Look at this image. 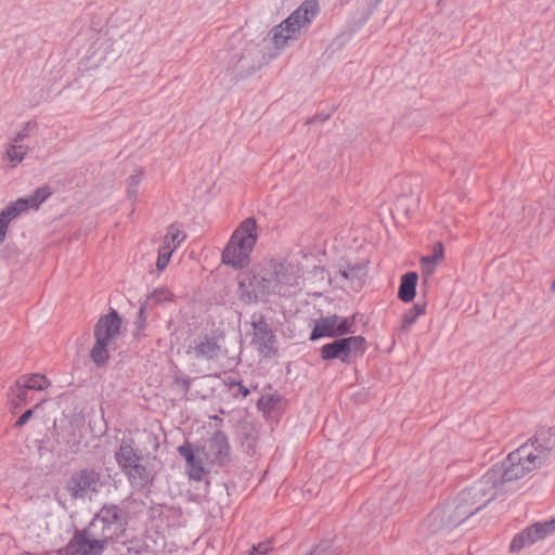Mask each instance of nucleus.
<instances>
[{
    "label": "nucleus",
    "mask_w": 555,
    "mask_h": 555,
    "mask_svg": "<svg viewBox=\"0 0 555 555\" xmlns=\"http://www.w3.org/2000/svg\"><path fill=\"white\" fill-rule=\"evenodd\" d=\"M541 433L534 436V448L538 454L529 449L527 444L519 447L517 450L511 452L507 457L501 463L494 464L487 473L480 478L490 494L495 496V489L506 482L515 481L522 478L528 473L539 468L546 460L552 447L544 446L541 441L544 440Z\"/></svg>",
    "instance_id": "nucleus-1"
},
{
    "label": "nucleus",
    "mask_w": 555,
    "mask_h": 555,
    "mask_svg": "<svg viewBox=\"0 0 555 555\" xmlns=\"http://www.w3.org/2000/svg\"><path fill=\"white\" fill-rule=\"evenodd\" d=\"M240 287L249 299L258 300L271 294L295 293L298 288V276L291 263L270 260L259 268L247 283L242 280Z\"/></svg>",
    "instance_id": "nucleus-2"
},
{
    "label": "nucleus",
    "mask_w": 555,
    "mask_h": 555,
    "mask_svg": "<svg viewBox=\"0 0 555 555\" xmlns=\"http://www.w3.org/2000/svg\"><path fill=\"white\" fill-rule=\"evenodd\" d=\"M318 12V2L306 0L288 17L273 26L268 36L274 53H270L268 57L263 56V63H268L280 52L297 42L308 31Z\"/></svg>",
    "instance_id": "nucleus-3"
},
{
    "label": "nucleus",
    "mask_w": 555,
    "mask_h": 555,
    "mask_svg": "<svg viewBox=\"0 0 555 555\" xmlns=\"http://www.w3.org/2000/svg\"><path fill=\"white\" fill-rule=\"evenodd\" d=\"M492 500L493 494H490L483 482L478 479L472 486L463 489L452 502L442 506V509L451 525L456 528Z\"/></svg>",
    "instance_id": "nucleus-4"
},
{
    "label": "nucleus",
    "mask_w": 555,
    "mask_h": 555,
    "mask_svg": "<svg viewBox=\"0 0 555 555\" xmlns=\"http://www.w3.org/2000/svg\"><path fill=\"white\" fill-rule=\"evenodd\" d=\"M258 240V225L255 218L243 220L232 233L222 251V262L234 269H242L249 263Z\"/></svg>",
    "instance_id": "nucleus-5"
},
{
    "label": "nucleus",
    "mask_w": 555,
    "mask_h": 555,
    "mask_svg": "<svg viewBox=\"0 0 555 555\" xmlns=\"http://www.w3.org/2000/svg\"><path fill=\"white\" fill-rule=\"evenodd\" d=\"M130 47L131 42L126 36L100 38L91 47L88 66L90 69L108 68L129 53Z\"/></svg>",
    "instance_id": "nucleus-6"
},
{
    "label": "nucleus",
    "mask_w": 555,
    "mask_h": 555,
    "mask_svg": "<svg viewBox=\"0 0 555 555\" xmlns=\"http://www.w3.org/2000/svg\"><path fill=\"white\" fill-rule=\"evenodd\" d=\"M206 463L223 467L231 462L230 444L222 430H216L202 446H197Z\"/></svg>",
    "instance_id": "nucleus-7"
},
{
    "label": "nucleus",
    "mask_w": 555,
    "mask_h": 555,
    "mask_svg": "<svg viewBox=\"0 0 555 555\" xmlns=\"http://www.w3.org/2000/svg\"><path fill=\"white\" fill-rule=\"evenodd\" d=\"M122 320L118 312L111 309L108 313L101 315L94 325L93 347H108L115 345L121 336Z\"/></svg>",
    "instance_id": "nucleus-8"
},
{
    "label": "nucleus",
    "mask_w": 555,
    "mask_h": 555,
    "mask_svg": "<svg viewBox=\"0 0 555 555\" xmlns=\"http://www.w3.org/2000/svg\"><path fill=\"white\" fill-rule=\"evenodd\" d=\"M555 532V518L546 521L534 522L520 532H518L512 540L509 550L511 552H519L525 547L544 540Z\"/></svg>",
    "instance_id": "nucleus-9"
},
{
    "label": "nucleus",
    "mask_w": 555,
    "mask_h": 555,
    "mask_svg": "<svg viewBox=\"0 0 555 555\" xmlns=\"http://www.w3.org/2000/svg\"><path fill=\"white\" fill-rule=\"evenodd\" d=\"M101 486L100 473L93 468H83L67 480L66 490L73 499L85 498L88 492H96Z\"/></svg>",
    "instance_id": "nucleus-10"
},
{
    "label": "nucleus",
    "mask_w": 555,
    "mask_h": 555,
    "mask_svg": "<svg viewBox=\"0 0 555 555\" xmlns=\"http://www.w3.org/2000/svg\"><path fill=\"white\" fill-rule=\"evenodd\" d=\"M351 326V323L338 315L325 317L315 322L314 328L311 333V340L320 337H335L346 334Z\"/></svg>",
    "instance_id": "nucleus-11"
},
{
    "label": "nucleus",
    "mask_w": 555,
    "mask_h": 555,
    "mask_svg": "<svg viewBox=\"0 0 555 555\" xmlns=\"http://www.w3.org/2000/svg\"><path fill=\"white\" fill-rule=\"evenodd\" d=\"M185 235L182 233L180 228L176 224H171L167 228V233L163 238V244L158 250V257L156 267L159 271H163L176 248L183 242Z\"/></svg>",
    "instance_id": "nucleus-12"
},
{
    "label": "nucleus",
    "mask_w": 555,
    "mask_h": 555,
    "mask_svg": "<svg viewBox=\"0 0 555 555\" xmlns=\"http://www.w3.org/2000/svg\"><path fill=\"white\" fill-rule=\"evenodd\" d=\"M188 353H193V358L207 360H216L218 366L222 370H233L241 361L242 349L237 353L230 354L229 349H192Z\"/></svg>",
    "instance_id": "nucleus-13"
},
{
    "label": "nucleus",
    "mask_w": 555,
    "mask_h": 555,
    "mask_svg": "<svg viewBox=\"0 0 555 555\" xmlns=\"http://www.w3.org/2000/svg\"><path fill=\"white\" fill-rule=\"evenodd\" d=\"M106 526H109L113 533L117 537L124 532L128 525L129 514L126 508L117 504H104L96 513Z\"/></svg>",
    "instance_id": "nucleus-14"
},
{
    "label": "nucleus",
    "mask_w": 555,
    "mask_h": 555,
    "mask_svg": "<svg viewBox=\"0 0 555 555\" xmlns=\"http://www.w3.org/2000/svg\"><path fill=\"white\" fill-rule=\"evenodd\" d=\"M442 507L433 509L429 515L421 522L418 531L423 537H429L438 533L450 532L454 529L450 519L446 517Z\"/></svg>",
    "instance_id": "nucleus-15"
},
{
    "label": "nucleus",
    "mask_w": 555,
    "mask_h": 555,
    "mask_svg": "<svg viewBox=\"0 0 555 555\" xmlns=\"http://www.w3.org/2000/svg\"><path fill=\"white\" fill-rule=\"evenodd\" d=\"M105 545L77 530L67 545V555H101Z\"/></svg>",
    "instance_id": "nucleus-16"
},
{
    "label": "nucleus",
    "mask_w": 555,
    "mask_h": 555,
    "mask_svg": "<svg viewBox=\"0 0 555 555\" xmlns=\"http://www.w3.org/2000/svg\"><path fill=\"white\" fill-rule=\"evenodd\" d=\"M236 436L244 452L249 456L255 455L259 438L256 425L248 421L238 422Z\"/></svg>",
    "instance_id": "nucleus-17"
},
{
    "label": "nucleus",
    "mask_w": 555,
    "mask_h": 555,
    "mask_svg": "<svg viewBox=\"0 0 555 555\" xmlns=\"http://www.w3.org/2000/svg\"><path fill=\"white\" fill-rule=\"evenodd\" d=\"M364 275L365 267L363 263H351L343 259L338 263V271L337 274L334 275V280L338 282V279H341L351 286H361Z\"/></svg>",
    "instance_id": "nucleus-18"
},
{
    "label": "nucleus",
    "mask_w": 555,
    "mask_h": 555,
    "mask_svg": "<svg viewBox=\"0 0 555 555\" xmlns=\"http://www.w3.org/2000/svg\"><path fill=\"white\" fill-rule=\"evenodd\" d=\"M28 208L26 207V203L24 202V197L17 198L15 202L9 203L1 211H0V243H3L5 240L7 231L10 223L20 217L22 214L26 212Z\"/></svg>",
    "instance_id": "nucleus-19"
},
{
    "label": "nucleus",
    "mask_w": 555,
    "mask_h": 555,
    "mask_svg": "<svg viewBox=\"0 0 555 555\" xmlns=\"http://www.w3.org/2000/svg\"><path fill=\"white\" fill-rule=\"evenodd\" d=\"M130 485L134 489L143 490L152 486L154 480V474L151 468H149L142 462L132 466L131 472H126Z\"/></svg>",
    "instance_id": "nucleus-20"
},
{
    "label": "nucleus",
    "mask_w": 555,
    "mask_h": 555,
    "mask_svg": "<svg viewBox=\"0 0 555 555\" xmlns=\"http://www.w3.org/2000/svg\"><path fill=\"white\" fill-rule=\"evenodd\" d=\"M81 531H83L87 537L92 538L104 545L116 537L111 527L106 526L98 514H95L89 525Z\"/></svg>",
    "instance_id": "nucleus-21"
},
{
    "label": "nucleus",
    "mask_w": 555,
    "mask_h": 555,
    "mask_svg": "<svg viewBox=\"0 0 555 555\" xmlns=\"http://www.w3.org/2000/svg\"><path fill=\"white\" fill-rule=\"evenodd\" d=\"M444 258V247L441 242H437L434 245L433 254L429 256H423L420 259L421 272L423 278L429 279L436 271L438 264Z\"/></svg>",
    "instance_id": "nucleus-22"
},
{
    "label": "nucleus",
    "mask_w": 555,
    "mask_h": 555,
    "mask_svg": "<svg viewBox=\"0 0 555 555\" xmlns=\"http://www.w3.org/2000/svg\"><path fill=\"white\" fill-rule=\"evenodd\" d=\"M285 401L279 393L261 396L257 401V408L262 411L264 416L273 418L284 409Z\"/></svg>",
    "instance_id": "nucleus-23"
},
{
    "label": "nucleus",
    "mask_w": 555,
    "mask_h": 555,
    "mask_svg": "<svg viewBox=\"0 0 555 555\" xmlns=\"http://www.w3.org/2000/svg\"><path fill=\"white\" fill-rule=\"evenodd\" d=\"M418 275L415 272H408L401 276L398 297L403 302H410L416 295Z\"/></svg>",
    "instance_id": "nucleus-24"
},
{
    "label": "nucleus",
    "mask_w": 555,
    "mask_h": 555,
    "mask_svg": "<svg viewBox=\"0 0 555 555\" xmlns=\"http://www.w3.org/2000/svg\"><path fill=\"white\" fill-rule=\"evenodd\" d=\"M322 360L339 359L343 363H351L365 349H320Z\"/></svg>",
    "instance_id": "nucleus-25"
},
{
    "label": "nucleus",
    "mask_w": 555,
    "mask_h": 555,
    "mask_svg": "<svg viewBox=\"0 0 555 555\" xmlns=\"http://www.w3.org/2000/svg\"><path fill=\"white\" fill-rule=\"evenodd\" d=\"M15 384L27 391L44 390L51 385L50 380L43 374L39 373L23 375L15 382Z\"/></svg>",
    "instance_id": "nucleus-26"
},
{
    "label": "nucleus",
    "mask_w": 555,
    "mask_h": 555,
    "mask_svg": "<svg viewBox=\"0 0 555 555\" xmlns=\"http://www.w3.org/2000/svg\"><path fill=\"white\" fill-rule=\"evenodd\" d=\"M254 328V339L251 344L256 345V347H270L273 343V335L268 327V324L262 320L258 322H253Z\"/></svg>",
    "instance_id": "nucleus-27"
},
{
    "label": "nucleus",
    "mask_w": 555,
    "mask_h": 555,
    "mask_svg": "<svg viewBox=\"0 0 555 555\" xmlns=\"http://www.w3.org/2000/svg\"><path fill=\"white\" fill-rule=\"evenodd\" d=\"M147 304H141L132 323V336L135 343L141 341L145 336L147 326Z\"/></svg>",
    "instance_id": "nucleus-28"
},
{
    "label": "nucleus",
    "mask_w": 555,
    "mask_h": 555,
    "mask_svg": "<svg viewBox=\"0 0 555 555\" xmlns=\"http://www.w3.org/2000/svg\"><path fill=\"white\" fill-rule=\"evenodd\" d=\"M27 154V147L22 144H9L5 151L4 159L11 168H15L23 162Z\"/></svg>",
    "instance_id": "nucleus-29"
},
{
    "label": "nucleus",
    "mask_w": 555,
    "mask_h": 555,
    "mask_svg": "<svg viewBox=\"0 0 555 555\" xmlns=\"http://www.w3.org/2000/svg\"><path fill=\"white\" fill-rule=\"evenodd\" d=\"M134 441L131 438L122 439L118 450L115 452V460L117 465L124 462H129L139 453L133 448Z\"/></svg>",
    "instance_id": "nucleus-30"
},
{
    "label": "nucleus",
    "mask_w": 555,
    "mask_h": 555,
    "mask_svg": "<svg viewBox=\"0 0 555 555\" xmlns=\"http://www.w3.org/2000/svg\"><path fill=\"white\" fill-rule=\"evenodd\" d=\"M173 299L172 292L167 287H159L150 293L142 304H147V308L155 305H162Z\"/></svg>",
    "instance_id": "nucleus-31"
},
{
    "label": "nucleus",
    "mask_w": 555,
    "mask_h": 555,
    "mask_svg": "<svg viewBox=\"0 0 555 555\" xmlns=\"http://www.w3.org/2000/svg\"><path fill=\"white\" fill-rule=\"evenodd\" d=\"M425 304H416L413 308L406 311L402 318L400 331L405 333L417 320L418 317L425 313Z\"/></svg>",
    "instance_id": "nucleus-32"
},
{
    "label": "nucleus",
    "mask_w": 555,
    "mask_h": 555,
    "mask_svg": "<svg viewBox=\"0 0 555 555\" xmlns=\"http://www.w3.org/2000/svg\"><path fill=\"white\" fill-rule=\"evenodd\" d=\"M204 463H206L204 456L202 453H198L195 457L192 464H186L189 477L193 480L201 481L205 475L208 473L205 467Z\"/></svg>",
    "instance_id": "nucleus-33"
},
{
    "label": "nucleus",
    "mask_w": 555,
    "mask_h": 555,
    "mask_svg": "<svg viewBox=\"0 0 555 555\" xmlns=\"http://www.w3.org/2000/svg\"><path fill=\"white\" fill-rule=\"evenodd\" d=\"M51 195L48 186L37 189L30 196L24 197L28 209H38L40 205Z\"/></svg>",
    "instance_id": "nucleus-34"
},
{
    "label": "nucleus",
    "mask_w": 555,
    "mask_h": 555,
    "mask_svg": "<svg viewBox=\"0 0 555 555\" xmlns=\"http://www.w3.org/2000/svg\"><path fill=\"white\" fill-rule=\"evenodd\" d=\"M365 339L362 336H351L347 338L336 339L332 343L325 344L322 347L327 348H349V347H363Z\"/></svg>",
    "instance_id": "nucleus-35"
},
{
    "label": "nucleus",
    "mask_w": 555,
    "mask_h": 555,
    "mask_svg": "<svg viewBox=\"0 0 555 555\" xmlns=\"http://www.w3.org/2000/svg\"><path fill=\"white\" fill-rule=\"evenodd\" d=\"M10 391H11V395L13 396V398L11 399V404H12L13 409H20L23 405L27 404L28 391L26 389L22 388L21 386H16V384H14V386H12L10 388Z\"/></svg>",
    "instance_id": "nucleus-36"
},
{
    "label": "nucleus",
    "mask_w": 555,
    "mask_h": 555,
    "mask_svg": "<svg viewBox=\"0 0 555 555\" xmlns=\"http://www.w3.org/2000/svg\"><path fill=\"white\" fill-rule=\"evenodd\" d=\"M192 384V378L176 373L173 376V385L179 388L181 398H186Z\"/></svg>",
    "instance_id": "nucleus-37"
},
{
    "label": "nucleus",
    "mask_w": 555,
    "mask_h": 555,
    "mask_svg": "<svg viewBox=\"0 0 555 555\" xmlns=\"http://www.w3.org/2000/svg\"><path fill=\"white\" fill-rule=\"evenodd\" d=\"M142 181V172H138L128 178L127 181V196L130 201L134 202L138 197V188Z\"/></svg>",
    "instance_id": "nucleus-38"
},
{
    "label": "nucleus",
    "mask_w": 555,
    "mask_h": 555,
    "mask_svg": "<svg viewBox=\"0 0 555 555\" xmlns=\"http://www.w3.org/2000/svg\"><path fill=\"white\" fill-rule=\"evenodd\" d=\"M109 349H91L90 358L98 367H103L109 360Z\"/></svg>",
    "instance_id": "nucleus-39"
},
{
    "label": "nucleus",
    "mask_w": 555,
    "mask_h": 555,
    "mask_svg": "<svg viewBox=\"0 0 555 555\" xmlns=\"http://www.w3.org/2000/svg\"><path fill=\"white\" fill-rule=\"evenodd\" d=\"M178 453L184 457L186 464H192L194 457L198 454L197 446L194 448L190 442H185L182 446L178 447Z\"/></svg>",
    "instance_id": "nucleus-40"
},
{
    "label": "nucleus",
    "mask_w": 555,
    "mask_h": 555,
    "mask_svg": "<svg viewBox=\"0 0 555 555\" xmlns=\"http://www.w3.org/2000/svg\"><path fill=\"white\" fill-rule=\"evenodd\" d=\"M273 540L269 539L253 545L249 555H267L272 550Z\"/></svg>",
    "instance_id": "nucleus-41"
},
{
    "label": "nucleus",
    "mask_w": 555,
    "mask_h": 555,
    "mask_svg": "<svg viewBox=\"0 0 555 555\" xmlns=\"http://www.w3.org/2000/svg\"><path fill=\"white\" fill-rule=\"evenodd\" d=\"M249 389L243 385L242 380L237 383L235 388L230 389L228 393L231 398L238 400V399H245L249 395Z\"/></svg>",
    "instance_id": "nucleus-42"
},
{
    "label": "nucleus",
    "mask_w": 555,
    "mask_h": 555,
    "mask_svg": "<svg viewBox=\"0 0 555 555\" xmlns=\"http://www.w3.org/2000/svg\"><path fill=\"white\" fill-rule=\"evenodd\" d=\"M40 404L37 403L33 409L26 410L14 423V428H22L27 422L34 416L35 409H37Z\"/></svg>",
    "instance_id": "nucleus-43"
},
{
    "label": "nucleus",
    "mask_w": 555,
    "mask_h": 555,
    "mask_svg": "<svg viewBox=\"0 0 555 555\" xmlns=\"http://www.w3.org/2000/svg\"><path fill=\"white\" fill-rule=\"evenodd\" d=\"M144 457L141 454L135 455L133 459L129 460V462H124L120 465H118L121 469V472L125 474L126 472H131V468L133 465L139 464L143 462Z\"/></svg>",
    "instance_id": "nucleus-44"
},
{
    "label": "nucleus",
    "mask_w": 555,
    "mask_h": 555,
    "mask_svg": "<svg viewBox=\"0 0 555 555\" xmlns=\"http://www.w3.org/2000/svg\"><path fill=\"white\" fill-rule=\"evenodd\" d=\"M129 552H133L134 555H152V552L147 550L140 541L132 542V546H130Z\"/></svg>",
    "instance_id": "nucleus-45"
},
{
    "label": "nucleus",
    "mask_w": 555,
    "mask_h": 555,
    "mask_svg": "<svg viewBox=\"0 0 555 555\" xmlns=\"http://www.w3.org/2000/svg\"><path fill=\"white\" fill-rule=\"evenodd\" d=\"M238 382L241 380L233 378L231 376L222 378V385L227 388V391H230V389L235 388Z\"/></svg>",
    "instance_id": "nucleus-46"
},
{
    "label": "nucleus",
    "mask_w": 555,
    "mask_h": 555,
    "mask_svg": "<svg viewBox=\"0 0 555 555\" xmlns=\"http://www.w3.org/2000/svg\"><path fill=\"white\" fill-rule=\"evenodd\" d=\"M28 133L26 130H22L15 134V137L12 139L11 144H21L26 138Z\"/></svg>",
    "instance_id": "nucleus-47"
},
{
    "label": "nucleus",
    "mask_w": 555,
    "mask_h": 555,
    "mask_svg": "<svg viewBox=\"0 0 555 555\" xmlns=\"http://www.w3.org/2000/svg\"><path fill=\"white\" fill-rule=\"evenodd\" d=\"M278 351V349H272V348H269L267 349V351L264 352V357H271L272 354H275Z\"/></svg>",
    "instance_id": "nucleus-48"
},
{
    "label": "nucleus",
    "mask_w": 555,
    "mask_h": 555,
    "mask_svg": "<svg viewBox=\"0 0 555 555\" xmlns=\"http://www.w3.org/2000/svg\"><path fill=\"white\" fill-rule=\"evenodd\" d=\"M398 493H399V490H398V489H393V490L390 492V494H392V495H396V494H398Z\"/></svg>",
    "instance_id": "nucleus-49"
},
{
    "label": "nucleus",
    "mask_w": 555,
    "mask_h": 555,
    "mask_svg": "<svg viewBox=\"0 0 555 555\" xmlns=\"http://www.w3.org/2000/svg\"><path fill=\"white\" fill-rule=\"evenodd\" d=\"M552 289L555 292V278H554V281L552 283Z\"/></svg>",
    "instance_id": "nucleus-50"
},
{
    "label": "nucleus",
    "mask_w": 555,
    "mask_h": 555,
    "mask_svg": "<svg viewBox=\"0 0 555 555\" xmlns=\"http://www.w3.org/2000/svg\"><path fill=\"white\" fill-rule=\"evenodd\" d=\"M21 555H33V554L29 552H23Z\"/></svg>",
    "instance_id": "nucleus-51"
}]
</instances>
